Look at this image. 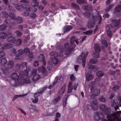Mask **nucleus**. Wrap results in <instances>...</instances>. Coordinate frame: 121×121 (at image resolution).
Masks as SVG:
<instances>
[{
  "label": "nucleus",
  "instance_id": "obj_17",
  "mask_svg": "<svg viewBox=\"0 0 121 121\" xmlns=\"http://www.w3.org/2000/svg\"><path fill=\"white\" fill-rule=\"evenodd\" d=\"M46 89V87H44L43 89L42 90L39 91H38L37 93H35L34 95V97L35 98H38V97L42 94L43 93Z\"/></svg>",
  "mask_w": 121,
  "mask_h": 121
},
{
  "label": "nucleus",
  "instance_id": "obj_53",
  "mask_svg": "<svg viewBox=\"0 0 121 121\" xmlns=\"http://www.w3.org/2000/svg\"><path fill=\"white\" fill-rule=\"evenodd\" d=\"M102 44L105 47H107L108 46L107 42L105 40L102 41Z\"/></svg>",
  "mask_w": 121,
  "mask_h": 121
},
{
  "label": "nucleus",
  "instance_id": "obj_9",
  "mask_svg": "<svg viewBox=\"0 0 121 121\" xmlns=\"http://www.w3.org/2000/svg\"><path fill=\"white\" fill-rule=\"evenodd\" d=\"M111 21L113 22V24L115 27H118L121 24V21L120 19H116L115 18H112Z\"/></svg>",
  "mask_w": 121,
  "mask_h": 121
},
{
  "label": "nucleus",
  "instance_id": "obj_48",
  "mask_svg": "<svg viewBox=\"0 0 121 121\" xmlns=\"http://www.w3.org/2000/svg\"><path fill=\"white\" fill-rule=\"evenodd\" d=\"M15 33L16 34L17 36L18 37H20L22 35V32L19 30H16L15 32Z\"/></svg>",
  "mask_w": 121,
  "mask_h": 121
},
{
  "label": "nucleus",
  "instance_id": "obj_51",
  "mask_svg": "<svg viewBox=\"0 0 121 121\" xmlns=\"http://www.w3.org/2000/svg\"><path fill=\"white\" fill-rule=\"evenodd\" d=\"M93 32V31L92 30H89L86 31V32H83V33L86 35H90Z\"/></svg>",
  "mask_w": 121,
  "mask_h": 121
},
{
  "label": "nucleus",
  "instance_id": "obj_40",
  "mask_svg": "<svg viewBox=\"0 0 121 121\" xmlns=\"http://www.w3.org/2000/svg\"><path fill=\"white\" fill-rule=\"evenodd\" d=\"M24 83H31L30 80L27 78H25L22 80Z\"/></svg>",
  "mask_w": 121,
  "mask_h": 121
},
{
  "label": "nucleus",
  "instance_id": "obj_1",
  "mask_svg": "<svg viewBox=\"0 0 121 121\" xmlns=\"http://www.w3.org/2000/svg\"><path fill=\"white\" fill-rule=\"evenodd\" d=\"M30 71V68H26V69L24 72L23 71H20L19 73V75L18 76L16 73L13 74L11 76V77L13 79L10 81V83L12 85H14L15 83V80L18 79V78L22 79V78H24V76H28L30 77L31 76V75H29V72Z\"/></svg>",
  "mask_w": 121,
  "mask_h": 121
},
{
  "label": "nucleus",
  "instance_id": "obj_59",
  "mask_svg": "<svg viewBox=\"0 0 121 121\" xmlns=\"http://www.w3.org/2000/svg\"><path fill=\"white\" fill-rule=\"evenodd\" d=\"M115 114V115H117V114H121V111H117L116 112V113H112V114H111H111H108L107 115V119H108V120L109 121H110L108 119V115H110V114Z\"/></svg>",
  "mask_w": 121,
  "mask_h": 121
},
{
  "label": "nucleus",
  "instance_id": "obj_16",
  "mask_svg": "<svg viewBox=\"0 0 121 121\" xmlns=\"http://www.w3.org/2000/svg\"><path fill=\"white\" fill-rule=\"evenodd\" d=\"M87 67L89 69H91L92 70L95 72L96 71L99 69L98 68L97 66H93L90 63L88 64Z\"/></svg>",
  "mask_w": 121,
  "mask_h": 121
},
{
  "label": "nucleus",
  "instance_id": "obj_25",
  "mask_svg": "<svg viewBox=\"0 0 121 121\" xmlns=\"http://www.w3.org/2000/svg\"><path fill=\"white\" fill-rule=\"evenodd\" d=\"M72 82L71 81L69 82V85L68 87V92L69 93H71L73 89V86H72Z\"/></svg>",
  "mask_w": 121,
  "mask_h": 121
},
{
  "label": "nucleus",
  "instance_id": "obj_27",
  "mask_svg": "<svg viewBox=\"0 0 121 121\" xmlns=\"http://www.w3.org/2000/svg\"><path fill=\"white\" fill-rule=\"evenodd\" d=\"M82 7L83 9L88 10H91L92 9V6L90 5H83Z\"/></svg>",
  "mask_w": 121,
  "mask_h": 121
},
{
  "label": "nucleus",
  "instance_id": "obj_15",
  "mask_svg": "<svg viewBox=\"0 0 121 121\" xmlns=\"http://www.w3.org/2000/svg\"><path fill=\"white\" fill-rule=\"evenodd\" d=\"M13 46V44L11 43H7L5 44L2 47V49L3 50L5 49H10Z\"/></svg>",
  "mask_w": 121,
  "mask_h": 121
},
{
  "label": "nucleus",
  "instance_id": "obj_50",
  "mask_svg": "<svg viewBox=\"0 0 121 121\" xmlns=\"http://www.w3.org/2000/svg\"><path fill=\"white\" fill-rule=\"evenodd\" d=\"M71 5L73 7L77 9H79V7L78 5L74 3H72Z\"/></svg>",
  "mask_w": 121,
  "mask_h": 121
},
{
  "label": "nucleus",
  "instance_id": "obj_46",
  "mask_svg": "<svg viewBox=\"0 0 121 121\" xmlns=\"http://www.w3.org/2000/svg\"><path fill=\"white\" fill-rule=\"evenodd\" d=\"M6 26L4 24H3L0 26V30H5L7 28Z\"/></svg>",
  "mask_w": 121,
  "mask_h": 121
},
{
  "label": "nucleus",
  "instance_id": "obj_38",
  "mask_svg": "<svg viewBox=\"0 0 121 121\" xmlns=\"http://www.w3.org/2000/svg\"><path fill=\"white\" fill-rule=\"evenodd\" d=\"M104 73L103 72L100 71L96 72V75L98 77H101L103 75Z\"/></svg>",
  "mask_w": 121,
  "mask_h": 121
},
{
  "label": "nucleus",
  "instance_id": "obj_18",
  "mask_svg": "<svg viewBox=\"0 0 121 121\" xmlns=\"http://www.w3.org/2000/svg\"><path fill=\"white\" fill-rule=\"evenodd\" d=\"M38 69L39 71L42 72L43 74L44 75H46L47 74V72L46 70V68L43 66L38 67Z\"/></svg>",
  "mask_w": 121,
  "mask_h": 121
},
{
  "label": "nucleus",
  "instance_id": "obj_6",
  "mask_svg": "<svg viewBox=\"0 0 121 121\" xmlns=\"http://www.w3.org/2000/svg\"><path fill=\"white\" fill-rule=\"evenodd\" d=\"M99 107L100 110L106 114L109 113L111 110L110 108L107 107L104 104H101L99 105Z\"/></svg>",
  "mask_w": 121,
  "mask_h": 121
},
{
  "label": "nucleus",
  "instance_id": "obj_42",
  "mask_svg": "<svg viewBox=\"0 0 121 121\" xmlns=\"http://www.w3.org/2000/svg\"><path fill=\"white\" fill-rule=\"evenodd\" d=\"M9 17L10 19L12 20H15L16 18L15 15L13 13H10Z\"/></svg>",
  "mask_w": 121,
  "mask_h": 121
},
{
  "label": "nucleus",
  "instance_id": "obj_55",
  "mask_svg": "<svg viewBox=\"0 0 121 121\" xmlns=\"http://www.w3.org/2000/svg\"><path fill=\"white\" fill-rule=\"evenodd\" d=\"M90 62L92 64H95L97 62V60L96 59H92L90 60Z\"/></svg>",
  "mask_w": 121,
  "mask_h": 121
},
{
  "label": "nucleus",
  "instance_id": "obj_12",
  "mask_svg": "<svg viewBox=\"0 0 121 121\" xmlns=\"http://www.w3.org/2000/svg\"><path fill=\"white\" fill-rule=\"evenodd\" d=\"M8 37H9L7 39L8 42L13 43L15 40V38L13 36V35L11 32H9L8 33Z\"/></svg>",
  "mask_w": 121,
  "mask_h": 121
},
{
  "label": "nucleus",
  "instance_id": "obj_57",
  "mask_svg": "<svg viewBox=\"0 0 121 121\" xmlns=\"http://www.w3.org/2000/svg\"><path fill=\"white\" fill-rule=\"evenodd\" d=\"M37 70L36 69H33L31 72V75H35L37 74Z\"/></svg>",
  "mask_w": 121,
  "mask_h": 121
},
{
  "label": "nucleus",
  "instance_id": "obj_31",
  "mask_svg": "<svg viewBox=\"0 0 121 121\" xmlns=\"http://www.w3.org/2000/svg\"><path fill=\"white\" fill-rule=\"evenodd\" d=\"M14 20L17 21V23L19 24L21 23L23 21L22 18L20 16H18Z\"/></svg>",
  "mask_w": 121,
  "mask_h": 121
},
{
  "label": "nucleus",
  "instance_id": "obj_34",
  "mask_svg": "<svg viewBox=\"0 0 121 121\" xmlns=\"http://www.w3.org/2000/svg\"><path fill=\"white\" fill-rule=\"evenodd\" d=\"M94 49L95 52L97 53L100 52L101 51L100 46L99 45H95Z\"/></svg>",
  "mask_w": 121,
  "mask_h": 121
},
{
  "label": "nucleus",
  "instance_id": "obj_45",
  "mask_svg": "<svg viewBox=\"0 0 121 121\" xmlns=\"http://www.w3.org/2000/svg\"><path fill=\"white\" fill-rule=\"evenodd\" d=\"M114 5V4H111L108 7H107L105 9V11L106 12H108Z\"/></svg>",
  "mask_w": 121,
  "mask_h": 121
},
{
  "label": "nucleus",
  "instance_id": "obj_19",
  "mask_svg": "<svg viewBox=\"0 0 121 121\" xmlns=\"http://www.w3.org/2000/svg\"><path fill=\"white\" fill-rule=\"evenodd\" d=\"M68 97V95L67 94L65 95L64 97L62 99V104L63 107H66L67 104V99Z\"/></svg>",
  "mask_w": 121,
  "mask_h": 121
},
{
  "label": "nucleus",
  "instance_id": "obj_39",
  "mask_svg": "<svg viewBox=\"0 0 121 121\" xmlns=\"http://www.w3.org/2000/svg\"><path fill=\"white\" fill-rule=\"evenodd\" d=\"M95 92L96 93L97 92V93H96L95 94H92L91 95V97L92 96H98V95L100 93V90L99 89H97L96 90Z\"/></svg>",
  "mask_w": 121,
  "mask_h": 121
},
{
  "label": "nucleus",
  "instance_id": "obj_21",
  "mask_svg": "<svg viewBox=\"0 0 121 121\" xmlns=\"http://www.w3.org/2000/svg\"><path fill=\"white\" fill-rule=\"evenodd\" d=\"M22 40L20 39H17L14 40L13 42L14 45L16 46H19L22 43Z\"/></svg>",
  "mask_w": 121,
  "mask_h": 121
},
{
  "label": "nucleus",
  "instance_id": "obj_61",
  "mask_svg": "<svg viewBox=\"0 0 121 121\" xmlns=\"http://www.w3.org/2000/svg\"><path fill=\"white\" fill-rule=\"evenodd\" d=\"M99 101L104 102L106 101V99L104 97H101L99 99Z\"/></svg>",
  "mask_w": 121,
  "mask_h": 121
},
{
  "label": "nucleus",
  "instance_id": "obj_14",
  "mask_svg": "<svg viewBox=\"0 0 121 121\" xmlns=\"http://www.w3.org/2000/svg\"><path fill=\"white\" fill-rule=\"evenodd\" d=\"M38 59L39 61L43 62V65H46V62L44 55L43 54H41L38 57Z\"/></svg>",
  "mask_w": 121,
  "mask_h": 121
},
{
  "label": "nucleus",
  "instance_id": "obj_33",
  "mask_svg": "<svg viewBox=\"0 0 121 121\" xmlns=\"http://www.w3.org/2000/svg\"><path fill=\"white\" fill-rule=\"evenodd\" d=\"M65 84L58 91V92L60 94H62L64 93L65 91Z\"/></svg>",
  "mask_w": 121,
  "mask_h": 121
},
{
  "label": "nucleus",
  "instance_id": "obj_7",
  "mask_svg": "<svg viewBox=\"0 0 121 121\" xmlns=\"http://www.w3.org/2000/svg\"><path fill=\"white\" fill-rule=\"evenodd\" d=\"M94 117L95 121H98L104 118V116L100 112H97L94 113Z\"/></svg>",
  "mask_w": 121,
  "mask_h": 121
},
{
  "label": "nucleus",
  "instance_id": "obj_10",
  "mask_svg": "<svg viewBox=\"0 0 121 121\" xmlns=\"http://www.w3.org/2000/svg\"><path fill=\"white\" fill-rule=\"evenodd\" d=\"M64 46L65 50L68 52H71L74 50V48L69 45V43H65Z\"/></svg>",
  "mask_w": 121,
  "mask_h": 121
},
{
  "label": "nucleus",
  "instance_id": "obj_49",
  "mask_svg": "<svg viewBox=\"0 0 121 121\" xmlns=\"http://www.w3.org/2000/svg\"><path fill=\"white\" fill-rule=\"evenodd\" d=\"M61 115L59 112H57L56 114V117L55 118V121H59V120L58 119V118L60 117Z\"/></svg>",
  "mask_w": 121,
  "mask_h": 121
},
{
  "label": "nucleus",
  "instance_id": "obj_36",
  "mask_svg": "<svg viewBox=\"0 0 121 121\" xmlns=\"http://www.w3.org/2000/svg\"><path fill=\"white\" fill-rule=\"evenodd\" d=\"M34 1L31 3V4L32 6L34 7L37 6L39 5V2L37 1V0H33Z\"/></svg>",
  "mask_w": 121,
  "mask_h": 121
},
{
  "label": "nucleus",
  "instance_id": "obj_29",
  "mask_svg": "<svg viewBox=\"0 0 121 121\" xmlns=\"http://www.w3.org/2000/svg\"><path fill=\"white\" fill-rule=\"evenodd\" d=\"M121 10V4L119 5L114 9V12L116 13L117 12H120Z\"/></svg>",
  "mask_w": 121,
  "mask_h": 121
},
{
  "label": "nucleus",
  "instance_id": "obj_52",
  "mask_svg": "<svg viewBox=\"0 0 121 121\" xmlns=\"http://www.w3.org/2000/svg\"><path fill=\"white\" fill-rule=\"evenodd\" d=\"M83 14L86 17H89L91 16V13L88 12H86L85 13H83Z\"/></svg>",
  "mask_w": 121,
  "mask_h": 121
},
{
  "label": "nucleus",
  "instance_id": "obj_13",
  "mask_svg": "<svg viewBox=\"0 0 121 121\" xmlns=\"http://www.w3.org/2000/svg\"><path fill=\"white\" fill-rule=\"evenodd\" d=\"M95 22L92 20H89L87 24V27L90 29L93 28L95 25Z\"/></svg>",
  "mask_w": 121,
  "mask_h": 121
},
{
  "label": "nucleus",
  "instance_id": "obj_64",
  "mask_svg": "<svg viewBox=\"0 0 121 121\" xmlns=\"http://www.w3.org/2000/svg\"><path fill=\"white\" fill-rule=\"evenodd\" d=\"M30 10L31 11H32V12H35L37 11V9L34 7H33L32 8L30 7Z\"/></svg>",
  "mask_w": 121,
  "mask_h": 121
},
{
  "label": "nucleus",
  "instance_id": "obj_47",
  "mask_svg": "<svg viewBox=\"0 0 121 121\" xmlns=\"http://www.w3.org/2000/svg\"><path fill=\"white\" fill-rule=\"evenodd\" d=\"M29 9L28 10H26V11L24 13V15L25 16H27L29 14V12L31 11V10H30V6L29 5Z\"/></svg>",
  "mask_w": 121,
  "mask_h": 121
},
{
  "label": "nucleus",
  "instance_id": "obj_26",
  "mask_svg": "<svg viewBox=\"0 0 121 121\" xmlns=\"http://www.w3.org/2000/svg\"><path fill=\"white\" fill-rule=\"evenodd\" d=\"M86 80L87 81L91 80L94 78V76L91 74L87 73L86 75Z\"/></svg>",
  "mask_w": 121,
  "mask_h": 121
},
{
  "label": "nucleus",
  "instance_id": "obj_41",
  "mask_svg": "<svg viewBox=\"0 0 121 121\" xmlns=\"http://www.w3.org/2000/svg\"><path fill=\"white\" fill-rule=\"evenodd\" d=\"M14 54V55H15L16 57L15 58V59L17 60L20 59V57L22 55V53H13Z\"/></svg>",
  "mask_w": 121,
  "mask_h": 121
},
{
  "label": "nucleus",
  "instance_id": "obj_60",
  "mask_svg": "<svg viewBox=\"0 0 121 121\" xmlns=\"http://www.w3.org/2000/svg\"><path fill=\"white\" fill-rule=\"evenodd\" d=\"M70 78L71 81H74L75 79L74 76L73 74H72L70 75Z\"/></svg>",
  "mask_w": 121,
  "mask_h": 121
},
{
  "label": "nucleus",
  "instance_id": "obj_11",
  "mask_svg": "<svg viewBox=\"0 0 121 121\" xmlns=\"http://www.w3.org/2000/svg\"><path fill=\"white\" fill-rule=\"evenodd\" d=\"M93 19V20L95 22H97L99 20V22L98 23V24H100L102 21V18L101 16L98 15V16L95 17L93 15L92 16Z\"/></svg>",
  "mask_w": 121,
  "mask_h": 121
},
{
  "label": "nucleus",
  "instance_id": "obj_37",
  "mask_svg": "<svg viewBox=\"0 0 121 121\" xmlns=\"http://www.w3.org/2000/svg\"><path fill=\"white\" fill-rule=\"evenodd\" d=\"M8 67L9 68H12L14 66V63L12 61H9L8 64Z\"/></svg>",
  "mask_w": 121,
  "mask_h": 121
},
{
  "label": "nucleus",
  "instance_id": "obj_56",
  "mask_svg": "<svg viewBox=\"0 0 121 121\" xmlns=\"http://www.w3.org/2000/svg\"><path fill=\"white\" fill-rule=\"evenodd\" d=\"M3 15V16L4 17L7 18L9 17L8 13L5 12H2Z\"/></svg>",
  "mask_w": 121,
  "mask_h": 121
},
{
  "label": "nucleus",
  "instance_id": "obj_63",
  "mask_svg": "<svg viewBox=\"0 0 121 121\" xmlns=\"http://www.w3.org/2000/svg\"><path fill=\"white\" fill-rule=\"evenodd\" d=\"M39 61L37 60L35 61L33 63V65L34 66H37L39 65Z\"/></svg>",
  "mask_w": 121,
  "mask_h": 121
},
{
  "label": "nucleus",
  "instance_id": "obj_28",
  "mask_svg": "<svg viewBox=\"0 0 121 121\" xmlns=\"http://www.w3.org/2000/svg\"><path fill=\"white\" fill-rule=\"evenodd\" d=\"M61 97L58 96L57 97L53 99L52 101V104H55L58 102L61 99Z\"/></svg>",
  "mask_w": 121,
  "mask_h": 121
},
{
  "label": "nucleus",
  "instance_id": "obj_2",
  "mask_svg": "<svg viewBox=\"0 0 121 121\" xmlns=\"http://www.w3.org/2000/svg\"><path fill=\"white\" fill-rule=\"evenodd\" d=\"M88 55V53H81L77 58L76 62L77 64H79L81 62L83 67L85 66L86 62V57Z\"/></svg>",
  "mask_w": 121,
  "mask_h": 121
},
{
  "label": "nucleus",
  "instance_id": "obj_24",
  "mask_svg": "<svg viewBox=\"0 0 121 121\" xmlns=\"http://www.w3.org/2000/svg\"><path fill=\"white\" fill-rule=\"evenodd\" d=\"M73 28V27L71 26H66L64 29V32L65 33L68 32Z\"/></svg>",
  "mask_w": 121,
  "mask_h": 121
},
{
  "label": "nucleus",
  "instance_id": "obj_32",
  "mask_svg": "<svg viewBox=\"0 0 121 121\" xmlns=\"http://www.w3.org/2000/svg\"><path fill=\"white\" fill-rule=\"evenodd\" d=\"M8 34H6L4 32H1L0 33V38L3 39L6 38L8 37Z\"/></svg>",
  "mask_w": 121,
  "mask_h": 121
},
{
  "label": "nucleus",
  "instance_id": "obj_23",
  "mask_svg": "<svg viewBox=\"0 0 121 121\" xmlns=\"http://www.w3.org/2000/svg\"><path fill=\"white\" fill-rule=\"evenodd\" d=\"M18 52V53H30L29 49L27 48H25L24 50L20 49Z\"/></svg>",
  "mask_w": 121,
  "mask_h": 121
},
{
  "label": "nucleus",
  "instance_id": "obj_20",
  "mask_svg": "<svg viewBox=\"0 0 121 121\" xmlns=\"http://www.w3.org/2000/svg\"><path fill=\"white\" fill-rule=\"evenodd\" d=\"M74 42H75L76 43L78 44L79 43V41H78V39H76L75 37L73 36L72 37L70 40V43L71 45L73 44Z\"/></svg>",
  "mask_w": 121,
  "mask_h": 121
},
{
  "label": "nucleus",
  "instance_id": "obj_3",
  "mask_svg": "<svg viewBox=\"0 0 121 121\" xmlns=\"http://www.w3.org/2000/svg\"><path fill=\"white\" fill-rule=\"evenodd\" d=\"M63 53H51L50 55H53L54 57H52L50 59L52 63L55 65L57 64L59 62V60L58 59H60L59 57V55H61V54Z\"/></svg>",
  "mask_w": 121,
  "mask_h": 121
},
{
  "label": "nucleus",
  "instance_id": "obj_54",
  "mask_svg": "<svg viewBox=\"0 0 121 121\" xmlns=\"http://www.w3.org/2000/svg\"><path fill=\"white\" fill-rule=\"evenodd\" d=\"M77 3L80 4H85L86 3V0H80L79 1L77 2Z\"/></svg>",
  "mask_w": 121,
  "mask_h": 121
},
{
  "label": "nucleus",
  "instance_id": "obj_5",
  "mask_svg": "<svg viewBox=\"0 0 121 121\" xmlns=\"http://www.w3.org/2000/svg\"><path fill=\"white\" fill-rule=\"evenodd\" d=\"M16 8L18 11H21L23 9L25 10L29 9V5L27 4H22L21 5L17 4L15 5Z\"/></svg>",
  "mask_w": 121,
  "mask_h": 121
},
{
  "label": "nucleus",
  "instance_id": "obj_43",
  "mask_svg": "<svg viewBox=\"0 0 121 121\" xmlns=\"http://www.w3.org/2000/svg\"><path fill=\"white\" fill-rule=\"evenodd\" d=\"M116 101L118 104L121 106V96H119L117 97Z\"/></svg>",
  "mask_w": 121,
  "mask_h": 121
},
{
  "label": "nucleus",
  "instance_id": "obj_22",
  "mask_svg": "<svg viewBox=\"0 0 121 121\" xmlns=\"http://www.w3.org/2000/svg\"><path fill=\"white\" fill-rule=\"evenodd\" d=\"M41 78V76L38 74L34 75L32 78V80L34 81L38 80Z\"/></svg>",
  "mask_w": 121,
  "mask_h": 121
},
{
  "label": "nucleus",
  "instance_id": "obj_30",
  "mask_svg": "<svg viewBox=\"0 0 121 121\" xmlns=\"http://www.w3.org/2000/svg\"><path fill=\"white\" fill-rule=\"evenodd\" d=\"M4 68L2 69L3 73L5 75H7L9 73L8 69L6 67L4 66Z\"/></svg>",
  "mask_w": 121,
  "mask_h": 121
},
{
  "label": "nucleus",
  "instance_id": "obj_62",
  "mask_svg": "<svg viewBox=\"0 0 121 121\" xmlns=\"http://www.w3.org/2000/svg\"><path fill=\"white\" fill-rule=\"evenodd\" d=\"M102 80L101 79L99 78H96L95 79V81L96 82H97L98 83H99L101 82Z\"/></svg>",
  "mask_w": 121,
  "mask_h": 121
},
{
  "label": "nucleus",
  "instance_id": "obj_8",
  "mask_svg": "<svg viewBox=\"0 0 121 121\" xmlns=\"http://www.w3.org/2000/svg\"><path fill=\"white\" fill-rule=\"evenodd\" d=\"M106 27L107 29V35L109 37H111L112 36V34L110 30L114 29V27H113L112 25L110 24L107 25Z\"/></svg>",
  "mask_w": 121,
  "mask_h": 121
},
{
  "label": "nucleus",
  "instance_id": "obj_58",
  "mask_svg": "<svg viewBox=\"0 0 121 121\" xmlns=\"http://www.w3.org/2000/svg\"><path fill=\"white\" fill-rule=\"evenodd\" d=\"M36 16V14L34 13H31L30 15V18L32 19H34Z\"/></svg>",
  "mask_w": 121,
  "mask_h": 121
},
{
  "label": "nucleus",
  "instance_id": "obj_35",
  "mask_svg": "<svg viewBox=\"0 0 121 121\" xmlns=\"http://www.w3.org/2000/svg\"><path fill=\"white\" fill-rule=\"evenodd\" d=\"M7 62L6 59L2 57L1 59L0 60V64H5Z\"/></svg>",
  "mask_w": 121,
  "mask_h": 121
},
{
  "label": "nucleus",
  "instance_id": "obj_44",
  "mask_svg": "<svg viewBox=\"0 0 121 121\" xmlns=\"http://www.w3.org/2000/svg\"><path fill=\"white\" fill-rule=\"evenodd\" d=\"M27 94H26L25 95H16L14 96L12 100L13 101H14L18 97H22L25 96Z\"/></svg>",
  "mask_w": 121,
  "mask_h": 121
},
{
  "label": "nucleus",
  "instance_id": "obj_4",
  "mask_svg": "<svg viewBox=\"0 0 121 121\" xmlns=\"http://www.w3.org/2000/svg\"><path fill=\"white\" fill-rule=\"evenodd\" d=\"M98 104H97L96 99L92 101L91 103V105L88 104L86 106L85 108V110H88L89 107H91L92 109L94 110H96L98 108Z\"/></svg>",
  "mask_w": 121,
  "mask_h": 121
}]
</instances>
